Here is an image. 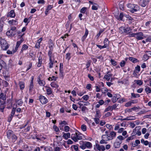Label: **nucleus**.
<instances>
[{
  "instance_id": "obj_49",
  "label": "nucleus",
  "mask_w": 151,
  "mask_h": 151,
  "mask_svg": "<svg viewBox=\"0 0 151 151\" xmlns=\"http://www.w3.org/2000/svg\"><path fill=\"white\" fill-rule=\"evenodd\" d=\"M112 107L111 106H109L108 108H106L105 109V112H107L109 110H111L112 111L113 110L112 109Z\"/></svg>"
},
{
  "instance_id": "obj_47",
  "label": "nucleus",
  "mask_w": 151,
  "mask_h": 151,
  "mask_svg": "<svg viewBox=\"0 0 151 151\" xmlns=\"http://www.w3.org/2000/svg\"><path fill=\"white\" fill-rule=\"evenodd\" d=\"M149 57L146 54H145L143 57V59L145 61L147 60L149 58Z\"/></svg>"
},
{
  "instance_id": "obj_35",
  "label": "nucleus",
  "mask_w": 151,
  "mask_h": 151,
  "mask_svg": "<svg viewBox=\"0 0 151 151\" xmlns=\"http://www.w3.org/2000/svg\"><path fill=\"white\" fill-rule=\"evenodd\" d=\"M104 31V29H101L99 30V33L96 35V37L98 38L100 35Z\"/></svg>"
},
{
  "instance_id": "obj_21",
  "label": "nucleus",
  "mask_w": 151,
  "mask_h": 151,
  "mask_svg": "<svg viewBox=\"0 0 151 151\" xmlns=\"http://www.w3.org/2000/svg\"><path fill=\"white\" fill-rule=\"evenodd\" d=\"M47 88L46 89V91L47 92V93L48 95H50L52 93V89L49 87L47 86L45 87Z\"/></svg>"
},
{
  "instance_id": "obj_51",
  "label": "nucleus",
  "mask_w": 151,
  "mask_h": 151,
  "mask_svg": "<svg viewBox=\"0 0 151 151\" xmlns=\"http://www.w3.org/2000/svg\"><path fill=\"white\" fill-rule=\"evenodd\" d=\"M135 70L137 71V72L138 73L140 71V67L139 65H137L135 68Z\"/></svg>"
},
{
  "instance_id": "obj_45",
  "label": "nucleus",
  "mask_w": 151,
  "mask_h": 151,
  "mask_svg": "<svg viewBox=\"0 0 151 151\" xmlns=\"http://www.w3.org/2000/svg\"><path fill=\"white\" fill-rule=\"evenodd\" d=\"M49 67L50 68H52L53 67V63L52 60L49 61V63L48 64Z\"/></svg>"
},
{
  "instance_id": "obj_20",
  "label": "nucleus",
  "mask_w": 151,
  "mask_h": 151,
  "mask_svg": "<svg viewBox=\"0 0 151 151\" xmlns=\"http://www.w3.org/2000/svg\"><path fill=\"white\" fill-rule=\"evenodd\" d=\"M28 48V46L26 44H24L22 45V48L20 53H22L23 51L27 50Z\"/></svg>"
},
{
  "instance_id": "obj_36",
  "label": "nucleus",
  "mask_w": 151,
  "mask_h": 151,
  "mask_svg": "<svg viewBox=\"0 0 151 151\" xmlns=\"http://www.w3.org/2000/svg\"><path fill=\"white\" fill-rule=\"evenodd\" d=\"M5 104H0V110L1 112H3L5 107Z\"/></svg>"
},
{
  "instance_id": "obj_11",
  "label": "nucleus",
  "mask_w": 151,
  "mask_h": 151,
  "mask_svg": "<svg viewBox=\"0 0 151 151\" xmlns=\"http://www.w3.org/2000/svg\"><path fill=\"white\" fill-rule=\"evenodd\" d=\"M95 146L96 149L100 151H101V150L102 151H104L105 150V148L104 145H100L98 144H96Z\"/></svg>"
},
{
  "instance_id": "obj_7",
  "label": "nucleus",
  "mask_w": 151,
  "mask_h": 151,
  "mask_svg": "<svg viewBox=\"0 0 151 151\" xmlns=\"http://www.w3.org/2000/svg\"><path fill=\"white\" fill-rule=\"evenodd\" d=\"M149 0H139V4L143 7H145L149 3Z\"/></svg>"
},
{
  "instance_id": "obj_44",
  "label": "nucleus",
  "mask_w": 151,
  "mask_h": 151,
  "mask_svg": "<svg viewBox=\"0 0 151 151\" xmlns=\"http://www.w3.org/2000/svg\"><path fill=\"white\" fill-rule=\"evenodd\" d=\"M123 137L122 136L119 135L117 137V138L119 139L120 140V141H122V140H124L125 138L126 137Z\"/></svg>"
},
{
  "instance_id": "obj_59",
  "label": "nucleus",
  "mask_w": 151,
  "mask_h": 151,
  "mask_svg": "<svg viewBox=\"0 0 151 151\" xmlns=\"http://www.w3.org/2000/svg\"><path fill=\"white\" fill-rule=\"evenodd\" d=\"M59 124L60 125H62V124L67 125L68 123L66 121H61V122Z\"/></svg>"
},
{
  "instance_id": "obj_53",
  "label": "nucleus",
  "mask_w": 151,
  "mask_h": 151,
  "mask_svg": "<svg viewBox=\"0 0 151 151\" xmlns=\"http://www.w3.org/2000/svg\"><path fill=\"white\" fill-rule=\"evenodd\" d=\"M145 52L147 53L146 54L147 55V56L149 57H151V52L150 51H145Z\"/></svg>"
},
{
  "instance_id": "obj_56",
  "label": "nucleus",
  "mask_w": 151,
  "mask_h": 151,
  "mask_svg": "<svg viewBox=\"0 0 151 151\" xmlns=\"http://www.w3.org/2000/svg\"><path fill=\"white\" fill-rule=\"evenodd\" d=\"M13 116L12 115L10 114L9 116L8 119V121L9 122H10L11 120L12 119V118L13 117Z\"/></svg>"
},
{
  "instance_id": "obj_30",
  "label": "nucleus",
  "mask_w": 151,
  "mask_h": 151,
  "mask_svg": "<svg viewBox=\"0 0 151 151\" xmlns=\"http://www.w3.org/2000/svg\"><path fill=\"white\" fill-rule=\"evenodd\" d=\"M4 66H6V63L3 60H1L0 61V67H3Z\"/></svg>"
},
{
  "instance_id": "obj_18",
  "label": "nucleus",
  "mask_w": 151,
  "mask_h": 151,
  "mask_svg": "<svg viewBox=\"0 0 151 151\" xmlns=\"http://www.w3.org/2000/svg\"><path fill=\"white\" fill-rule=\"evenodd\" d=\"M122 141H119L114 143V147L115 148H118L120 146V145L122 143Z\"/></svg>"
},
{
  "instance_id": "obj_1",
  "label": "nucleus",
  "mask_w": 151,
  "mask_h": 151,
  "mask_svg": "<svg viewBox=\"0 0 151 151\" xmlns=\"http://www.w3.org/2000/svg\"><path fill=\"white\" fill-rule=\"evenodd\" d=\"M82 134L79 132L75 133V134H72L71 135V139L75 142H77L78 140H81L82 138Z\"/></svg>"
},
{
  "instance_id": "obj_52",
  "label": "nucleus",
  "mask_w": 151,
  "mask_h": 151,
  "mask_svg": "<svg viewBox=\"0 0 151 151\" xmlns=\"http://www.w3.org/2000/svg\"><path fill=\"white\" fill-rule=\"evenodd\" d=\"M99 118H95L94 119V121L96 124H98L99 122Z\"/></svg>"
},
{
  "instance_id": "obj_43",
  "label": "nucleus",
  "mask_w": 151,
  "mask_h": 151,
  "mask_svg": "<svg viewBox=\"0 0 151 151\" xmlns=\"http://www.w3.org/2000/svg\"><path fill=\"white\" fill-rule=\"evenodd\" d=\"M126 64V62L124 60H122L120 63V65L121 67H124L125 66Z\"/></svg>"
},
{
  "instance_id": "obj_8",
  "label": "nucleus",
  "mask_w": 151,
  "mask_h": 151,
  "mask_svg": "<svg viewBox=\"0 0 151 151\" xmlns=\"http://www.w3.org/2000/svg\"><path fill=\"white\" fill-rule=\"evenodd\" d=\"M134 6V7H133L132 8L129 10V11L132 13L137 12L139 9V7L137 5H135Z\"/></svg>"
},
{
  "instance_id": "obj_22",
  "label": "nucleus",
  "mask_w": 151,
  "mask_h": 151,
  "mask_svg": "<svg viewBox=\"0 0 151 151\" xmlns=\"http://www.w3.org/2000/svg\"><path fill=\"white\" fill-rule=\"evenodd\" d=\"M50 85L52 88H58L59 86L54 82H52L51 83Z\"/></svg>"
},
{
  "instance_id": "obj_2",
  "label": "nucleus",
  "mask_w": 151,
  "mask_h": 151,
  "mask_svg": "<svg viewBox=\"0 0 151 151\" xmlns=\"http://www.w3.org/2000/svg\"><path fill=\"white\" fill-rule=\"evenodd\" d=\"M0 43L1 47L3 50H6L8 48V45L4 39H0Z\"/></svg>"
},
{
  "instance_id": "obj_42",
  "label": "nucleus",
  "mask_w": 151,
  "mask_h": 151,
  "mask_svg": "<svg viewBox=\"0 0 151 151\" xmlns=\"http://www.w3.org/2000/svg\"><path fill=\"white\" fill-rule=\"evenodd\" d=\"M135 5V4H128L127 5V7L130 9H131L133 8V7H134V6Z\"/></svg>"
},
{
  "instance_id": "obj_50",
  "label": "nucleus",
  "mask_w": 151,
  "mask_h": 151,
  "mask_svg": "<svg viewBox=\"0 0 151 151\" xmlns=\"http://www.w3.org/2000/svg\"><path fill=\"white\" fill-rule=\"evenodd\" d=\"M23 40H20L17 41L16 45L19 47L20 44L23 42Z\"/></svg>"
},
{
  "instance_id": "obj_6",
  "label": "nucleus",
  "mask_w": 151,
  "mask_h": 151,
  "mask_svg": "<svg viewBox=\"0 0 151 151\" xmlns=\"http://www.w3.org/2000/svg\"><path fill=\"white\" fill-rule=\"evenodd\" d=\"M135 38L138 40H142L144 39V34L142 32L136 33Z\"/></svg>"
},
{
  "instance_id": "obj_26",
  "label": "nucleus",
  "mask_w": 151,
  "mask_h": 151,
  "mask_svg": "<svg viewBox=\"0 0 151 151\" xmlns=\"http://www.w3.org/2000/svg\"><path fill=\"white\" fill-rule=\"evenodd\" d=\"M99 7V6L98 5L94 3V4L92 7V9L93 10H96L98 9Z\"/></svg>"
},
{
  "instance_id": "obj_3",
  "label": "nucleus",
  "mask_w": 151,
  "mask_h": 151,
  "mask_svg": "<svg viewBox=\"0 0 151 151\" xmlns=\"http://www.w3.org/2000/svg\"><path fill=\"white\" fill-rule=\"evenodd\" d=\"M131 30L130 27H121L119 28V32L122 34H127L128 32Z\"/></svg>"
},
{
  "instance_id": "obj_25",
  "label": "nucleus",
  "mask_w": 151,
  "mask_h": 151,
  "mask_svg": "<svg viewBox=\"0 0 151 151\" xmlns=\"http://www.w3.org/2000/svg\"><path fill=\"white\" fill-rule=\"evenodd\" d=\"M19 85L21 89L23 90L24 88V84L23 82H20L19 83Z\"/></svg>"
},
{
  "instance_id": "obj_9",
  "label": "nucleus",
  "mask_w": 151,
  "mask_h": 151,
  "mask_svg": "<svg viewBox=\"0 0 151 151\" xmlns=\"http://www.w3.org/2000/svg\"><path fill=\"white\" fill-rule=\"evenodd\" d=\"M6 92L5 91L4 92H1L0 94V99L2 100L6 101Z\"/></svg>"
},
{
  "instance_id": "obj_14",
  "label": "nucleus",
  "mask_w": 151,
  "mask_h": 151,
  "mask_svg": "<svg viewBox=\"0 0 151 151\" xmlns=\"http://www.w3.org/2000/svg\"><path fill=\"white\" fill-rule=\"evenodd\" d=\"M14 134L13 132L11 130H9L6 132V135L9 139Z\"/></svg>"
},
{
  "instance_id": "obj_62",
  "label": "nucleus",
  "mask_w": 151,
  "mask_h": 151,
  "mask_svg": "<svg viewBox=\"0 0 151 151\" xmlns=\"http://www.w3.org/2000/svg\"><path fill=\"white\" fill-rule=\"evenodd\" d=\"M100 143L101 144H107V142H106L104 139H102L100 141Z\"/></svg>"
},
{
  "instance_id": "obj_61",
  "label": "nucleus",
  "mask_w": 151,
  "mask_h": 151,
  "mask_svg": "<svg viewBox=\"0 0 151 151\" xmlns=\"http://www.w3.org/2000/svg\"><path fill=\"white\" fill-rule=\"evenodd\" d=\"M131 103L132 104H134L137 103L138 102V101L137 99H135L131 100Z\"/></svg>"
},
{
  "instance_id": "obj_38",
  "label": "nucleus",
  "mask_w": 151,
  "mask_h": 151,
  "mask_svg": "<svg viewBox=\"0 0 151 151\" xmlns=\"http://www.w3.org/2000/svg\"><path fill=\"white\" fill-rule=\"evenodd\" d=\"M82 98L86 101H87L89 99V96L87 95H86L83 96Z\"/></svg>"
},
{
  "instance_id": "obj_5",
  "label": "nucleus",
  "mask_w": 151,
  "mask_h": 151,
  "mask_svg": "<svg viewBox=\"0 0 151 151\" xmlns=\"http://www.w3.org/2000/svg\"><path fill=\"white\" fill-rule=\"evenodd\" d=\"M39 98L40 102L42 104H45L48 102L47 99L43 96L40 95L39 97Z\"/></svg>"
},
{
  "instance_id": "obj_37",
  "label": "nucleus",
  "mask_w": 151,
  "mask_h": 151,
  "mask_svg": "<svg viewBox=\"0 0 151 151\" xmlns=\"http://www.w3.org/2000/svg\"><path fill=\"white\" fill-rule=\"evenodd\" d=\"M17 104L19 106H22L23 104V101L22 99H19L17 101Z\"/></svg>"
},
{
  "instance_id": "obj_63",
  "label": "nucleus",
  "mask_w": 151,
  "mask_h": 151,
  "mask_svg": "<svg viewBox=\"0 0 151 151\" xmlns=\"http://www.w3.org/2000/svg\"><path fill=\"white\" fill-rule=\"evenodd\" d=\"M37 3L39 4H44L45 3V1L44 0H39L38 2Z\"/></svg>"
},
{
  "instance_id": "obj_64",
  "label": "nucleus",
  "mask_w": 151,
  "mask_h": 151,
  "mask_svg": "<svg viewBox=\"0 0 151 151\" xmlns=\"http://www.w3.org/2000/svg\"><path fill=\"white\" fill-rule=\"evenodd\" d=\"M53 8V6L52 5H49L47 6V9H48L49 10H50L52 8Z\"/></svg>"
},
{
  "instance_id": "obj_41",
  "label": "nucleus",
  "mask_w": 151,
  "mask_h": 151,
  "mask_svg": "<svg viewBox=\"0 0 151 151\" xmlns=\"http://www.w3.org/2000/svg\"><path fill=\"white\" fill-rule=\"evenodd\" d=\"M81 129L83 131H85L86 130V127L84 124L82 125L81 126Z\"/></svg>"
},
{
  "instance_id": "obj_32",
  "label": "nucleus",
  "mask_w": 151,
  "mask_h": 151,
  "mask_svg": "<svg viewBox=\"0 0 151 151\" xmlns=\"http://www.w3.org/2000/svg\"><path fill=\"white\" fill-rule=\"evenodd\" d=\"M6 35L9 37H12L14 36V34H11V31L9 30L8 31L6 32Z\"/></svg>"
},
{
  "instance_id": "obj_34",
  "label": "nucleus",
  "mask_w": 151,
  "mask_h": 151,
  "mask_svg": "<svg viewBox=\"0 0 151 151\" xmlns=\"http://www.w3.org/2000/svg\"><path fill=\"white\" fill-rule=\"evenodd\" d=\"M91 86L92 85L91 84H88L86 86V88L89 91H91L92 90Z\"/></svg>"
},
{
  "instance_id": "obj_60",
  "label": "nucleus",
  "mask_w": 151,
  "mask_h": 151,
  "mask_svg": "<svg viewBox=\"0 0 151 151\" xmlns=\"http://www.w3.org/2000/svg\"><path fill=\"white\" fill-rule=\"evenodd\" d=\"M73 146L75 151H77L78 150V145H73Z\"/></svg>"
},
{
  "instance_id": "obj_39",
  "label": "nucleus",
  "mask_w": 151,
  "mask_h": 151,
  "mask_svg": "<svg viewBox=\"0 0 151 151\" xmlns=\"http://www.w3.org/2000/svg\"><path fill=\"white\" fill-rule=\"evenodd\" d=\"M145 91L148 93H151V88L149 87H147L145 89Z\"/></svg>"
},
{
  "instance_id": "obj_31",
  "label": "nucleus",
  "mask_w": 151,
  "mask_h": 151,
  "mask_svg": "<svg viewBox=\"0 0 151 151\" xmlns=\"http://www.w3.org/2000/svg\"><path fill=\"white\" fill-rule=\"evenodd\" d=\"M87 10V7H83L81 9L80 12L84 14L85 13Z\"/></svg>"
},
{
  "instance_id": "obj_48",
  "label": "nucleus",
  "mask_w": 151,
  "mask_h": 151,
  "mask_svg": "<svg viewBox=\"0 0 151 151\" xmlns=\"http://www.w3.org/2000/svg\"><path fill=\"white\" fill-rule=\"evenodd\" d=\"M70 127L68 126H65L64 127V131L67 132L69 131Z\"/></svg>"
},
{
  "instance_id": "obj_29",
  "label": "nucleus",
  "mask_w": 151,
  "mask_h": 151,
  "mask_svg": "<svg viewBox=\"0 0 151 151\" xmlns=\"http://www.w3.org/2000/svg\"><path fill=\"white\" fill-rule=\"evenodd\" d=\"M11 138L13 142H14L17 139V136L14 134H12V136Z\"/></svg>"
},
{
  "instance_id": "obj_33",
  "label": "nucleus",
  "mask_w": 151,
  "mask_h": 151,
  "mask_svg": "<svg viewBox=\"0 0 151 151\" xmlns=\"http://www.w3.org/2000/svg\"><path fill=\"white\" fill-rule=\"evenodd\" d=\"M131 94L132 97H133L134 98L139 97L140 96L137 93L135 94L134 93H131Z\"/></svg>"
},
{
  "instance_id": "obj_12",
  "label": "nucleus",
  "mask_w": 151,
  "mask_h": 151,
  "mask_svg": "<svg viewBox=\"0 0 151 151\" xmlns=\"http://www.w3.org/2000/svg\"><path fill=\"white\" fill-rule=\"evenodd\" d=\"M112 76V74L110 73V72L108 71L106 75H105L104 76V78L107 81H109L110 79V78Z\"/></svg>"
},
{
  "instance_id": "obj_15",
  "label": "nucleus",
  "mask_w": 151,
  "mask_h": 151,
  "mask_svg": "<svg viewBox=\"0 0 151 151\" xmlns=\"http://www.w3.org/2000/svg\"><path fill=\"white\" fill-rule=\"evenodd\" d=\"M37 81L38 83L41 86H44L45 84V82L43 80H41L40 79V77L38 78Z\"/></svg>"
},
{
  "instance_id": "obj_54",
  "label": "nucleus",
  "mask_w": 151,
  "mask_h": 151,
  "mask_svg": "<svg viewBox=\"0 0 151 151\" xmlns=\"http://www.w3.org/2000/svg\"><path fill=\"white\" fill-rule=\"evenodd\" d=\"M132 105L131 101H129L125 105V106L126 107H129L131 106Z\"/></svg>"
},
{
  "instance_id": "obj_24",
  "label": "nucleus",
  "mask_w": 151,
  "mask_h": 151,
  "mask_svg": "<svg viewBox=\"0 0 151 151\" xmlns=\"http://www.w3.org/2000/svg\"><path fill=\"white\" fill-rule=\"evenodd\" d=\"M85 148H86V147L87 148H89L92 147V145L91 143L88 142H86L85 143Z\"/></svg>"
},
{
  "instance_id": "obj_17",
  "label": "nucleus",
  "mask_w": 151,
  "mask_h": 151,
  "mask_svg": "<svg viewBox=\"0 0 151 151\" xmlns=\"http://www.w3.org/2000/svg\"><path fill=\"white\" fill-rule=\"evenodd\" d=\"M79 144L80 145L79 147L83 150H84L85 149V144L83 141H80L79 142Z\"/></svg>"
},
{
  "instance_id": "obj_46",
  "label": "nucleus",
  "mask_w": 151,
  "mask_h": 151,
  "mask_svg": "<svg viewBox=\"0 0 151 151\" xmlns=\"http://www.w3.org/2000/svg\"><path fill=\"white\" fill-rule=\"evenodd\" d=\"M110 62L111 63V64L114 66H115L116 65L117 63L114 60L111 59L110 60Z\"/></svg>"
},
{
  "instance_id": "obj_4",
  "label": "nucleus",
  "mask_w": 151,
  "mask_h": 151,
  "mask_svg": "<svg viewBox=\"0 0 151 151\" xmlns=\"http://www.w3.org/2000/svg\"><path fill=\"white\" fill-rule=\"evenodd\" d=\"M116 132L114 131L110 132L109 134H107V140L109 141L114 138L116 137Z\"/></svg>"
},
{
  "instance_id": "obj_57",
  "label": "nucleus",
  "mask_w": 151,
  "mask_h": 151,
  "mask_svg": "<svg viewBox=\"0 0 151 151\" xmlns=\"http://www.w3.org/2000/svg\"><path fill=\"white\" fill-rule=\"evenodd\" d=\"M15 110H16V108H13L12 111V112H11V115H13V116L14 115V114L15 113Z\"/></svg>"
},
{
  "instance_id": "obj_27",
  "label": "nucleus",
  "mask_w": 151,
  "mask_h": 151,
  "mask_svg": "<svg viewBox=\"0 0 151 151\" xmlns=\"http://www.w3.org/2000/svg\"><path fill=\"white\" fill-rule=\"evenodd\" d=\"M134 82H136L137 85L141 86L143 84L142 81L141 80H135Z\"/></svg>"
},
{
  "instance_id": "obj_16",
  "label": "nucleus",
  "mask_w": 151,
  "mask_h": 151,
  "mask_svg": "<svg viewBox=\"0 0 151 151\" xmlns=\"http://www.w3.org/2000/svg\"><path fill=\"white\" fill-rule=\"evenodd\" d=\"M63 137L65 139H67L68 138L70 137V133L69 132L65 133V132H63Z\"/></svg>"
},
{
  "instance_id": "obj_13",
  "label": "nucleus",
  "mask_w": 151,
  "mask_h": 151,
  "mask_svg": "<svg viewBox=\"0 0 151 151\" xmlns=\"http://www.w3.org/2000/svg\"><path fill=\"white\" fill-rule=\"evenodd\" d=\"M33 79L34 77L32 76L31 77V80L29 85V90L30 91H32L33 88Z\"/></svg>"
},
{
  "instance_id": "obj_10",
  "label": "nucleus",
  "mask_w": 151,
  "mask_h": 151,
  "mask_svg": "<svg viewBox=\"0 0 151 151\" xmlns=\"http://www.w3.org/2000/svg\"><path fill=\"white\" fill-rule=\"evenodd\" d=\"M15 16V14L14 10H12L9 12L7 15V17H11V18H14Z\"/></svg>"
},
{
  "instance_id": "obj_55",
  "label": "nucleus",
  "mask_w": 151,
  "mask_h": 151,
  "mask_svg": "<svg viewBox=\"0 0 151 151\" xmlns=\"http://www.w3.org/2000/svg\"><path fill=\"white\" fill-rule=\"evenodd\" d=\"M88 77L89 78L90 80L91 81H93L94 80L93 77L90 74H89L88 75Z\"/></svg>"
},
{
  "instance_id": "obj_28",
  "label": "nucleus",
  "mask_w": 151,
  "mask_h": 151,
  "mask_svg": "<svg viewBox=\"0 0 151 151\" xmlns=\"http://www.w3.org/2000/svg\"><path fill=\"white\" fill-rule=\"evenodd\" d=\"M129 35V37H135L136 33H133L132 32H128L127 33Z\"/></svg>"
},
{
  "instance_id": "obj_19",
  "label": "nucleus",
  "mask_w": 151,
  "mask_h": 151,
  "mask_svg": "<svg viewBox=\"0 0 151 151\" xmlns=\"http://www.w3.org/2000/svg\"><path fill=\"white\" fill-rule=\"evenodd\" d=\"M48 44L49 50H53V44L51 40H49Z\"/></svg>"
},
{
  "instance_id": "obj_58",
  "label": "nucleus",
  "mask_w": 151,
  "mask_h": 151,
  "mask_svg": "<svg viewBox=\"0 0 151 151\" xmlns=\"http://www.w3.org/2000/svg\"><path fill=\"white\" fill-rule=\"evenodd\" d=\"M70 53H67L66 54V59H68V60H69L70 58Z\"/></svg>"
},
{
  "instance_id": "obj_23",
  "label": "nucleus",
  "mask_w": 151,
  "mask_h": 151,
  "mask_svg": "<svg viewBox=\"0 0 151 151\" xmlns=\"http://www.w3.org/2000/svg\"><path fill=\"white\" fill-rule=\"evenodd\" d=\"M129 60L132 61L133 63H135L138 61L137 59L136 58L132 57H129L128 58Z\"/></svg>"
},
{
  "instance_id": "obj_40",
  "label": "nucleus",
  "mask_w": 151,
  "mask_h": 151,
  "mask_svg": "<svg viewBox=\"0 0 151 151\" xmlns=\"http://www.w3.org/2000/svg\"><path fill=\"white\" fill-rule=\"evenodd\" d=\"M100 111H96V114L95 116V118H99L101 117V115H99Z\"/></svg>"
}]
</instances>
